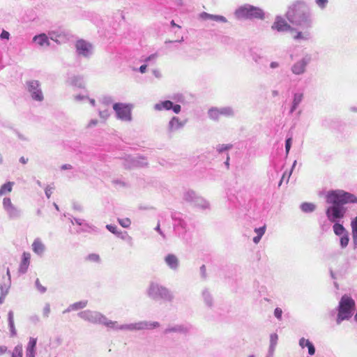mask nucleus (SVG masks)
Wrapping results in <instances>:
<instances>
[{
  "label": "nucleus",
  "instance_id": "obj_1",
  "mask_svg": "<svg viewBox=\"0 0 357 357\" xmlns=\"http://www.w3.org/2000/svg\"><path fill=\"white\" fill-rule=\"evenodd\" d=\"M289 22L296 28L292 38L298 42L307 41L311 38L310 29L313 26L312 10L303 1H296L290 4L285 13Z\"/></svg>",
  "mask_w": 357,
  "mask_h": 357
},
{
  "label": "nucleus",
  "instance_id": "obj_2",
  "mask_svg": "<svg viewBox=\"0 0 357 357\" xmlns=\"http://www.w3.org/2000/svg\"><path fill=\"white\" fill-rule=\"evenodd\" d=\"M326 202L333 204L326 209V216L331 222H335L344 216L346 209L343 205L348 203H357V197L344 190H332L329 191L326 195Z\"/></svg>",
  "mask_w": 357,
  "mask_h": 357
},
{
  "label": "nucleus",
  "instance_id": "obj_3",
  "mask_svg": "<svg viewBox=\"0 0 357 357\" xmlns=\"http://www.w3.org/2000/svg\"><path fill=\"white\" fill-rule=\"evenodd\" d=\"M237 20H263L264 11L259 7L250 4H244L237 8L234 13Z\"/></svg>",
  "mask_w": 357,
  "mask_h": 357
},
{
  "label": "nucleus",
  "instance_id": "obj_4",
  "mask_svg": "<svg viewBox=\"0 0 357 357\" xmlns=\"http://www.w3.org/2000/svg\"><path fill=\"white\" fill-rule=\"evenodd\" d=\"M355 305V301L350 296L344 295L339 303L337 323L340 324L342 321L349 319Z\"/></svg>",
  "mask_w": 357,
  "mask_h": 357
},
{
  "label": "nucleus",
  "instance_id": "obj_5",
  "mask_svg": "<svg viewBox=\"0 0 357 357\" xmlns=\"http://www.w3.org/2000/svg\"><path fill=\"white\" fill-rule=\"evenodd\" d=\"M102 324L106 326L108 328H115V329H144V328H155L159 326V324L158 322H154L153 324H150L149 325L146 323H140L135 325H122L119 326L116 321H112L110 320H107L106 318H103V320L101 321Z\"/></svg>",
  "mask_w": 357,
  "mask_h": 357
},
{
  "label": "nucleus",
  "instance_id": "obj_6",
  "mask_svg": "<svg viewBox=\"0 0 357 357\" xmlns=\"http://www.w3.org/2000/svg\"><path fill=\"white\" fill-rule=\"evenodd\" d=\"M26 89L31 98L37 102H42L44 100L43 93L39 81L31 79L26 82Z\"/></svg>",
  "mask_w": 357,
  "mask_h": 357
},
{
  "label": "nucleus",
  "instance_id": "obj_7",
  "mask_svg": "<svg viewBox=\"0 0 357 357\" xmlns=\"http://www.w3.org/2000/svg\"><path fill=\"white\" fill-rule=\"evenodd\" d=\"M113 109L116 112L118 119L123 121H130L132 120V105L125 103H114Z\"/></svg>",
  "mask_w": 357,
  "mask_h": 357
},
{
  "label": "nucleus",
  "instance_id": "obj_8",
  "mask_svg": "<svg viewBox=\"0 0 357 357\" xmlns=\"http://www.w3.org/2000/svg\"><path fill=\"white\" fill-rule=\"evenodd\" d=\"M273 30H276L278 32H287L291 33L292 36L295 33L296 28L289 24L282 17L277 16L274 22L271 26Z\"/></svg>",
  "mask_w": 357,
  "mask_h": 357
},
{
  "label": "nucleus",
  "instance_id": "obj_9",
  "mask_svg": "<svg viewBox=\"0 0 357 357\" xmlns=\"http://www.w3.org/2000/svg\"><path fill=\"white\" fill-rule=\"evenodd\" d=\"M77 54L85 58L90 57L93 52V45L84 40H79L75 44Z\"/></svg>",
  "mask_w": 357,
  "mask_h": 357
},
{
  "label": "nucleus",
  "instance_id": "obj_10",
  "mask_svg": "<svg viewBox=\"0 0 357 357\" xmlns=\"http://www.w3.org/2000/svg\"><path fill=\"white\" fill-rule=\"evenodd\" d=\"M311 61L310 55H305L300 60L297 61L291 68L293 74L301 75L305 73L307 65Z\"/></svg>",
  "mask_w": 357,
  "mask_h": 357
},
{
  "label": "nucleus",
  "instance_id": "obj_11",
  "mask_svg": "<svg viewBox=\"0 0 357 357\" xmlns=\"http://www.w3.org/2000/svg\"><path fill=\"white\" fill-rule=\"evenodd\" d=\"M3 209L6 211L9 218L17 219L20 217V215H21L20 210L12 204L10 198H8V197L3 198Z\"/></svg>",
  "mask_w": 357,
  "mask_h": 357
},
{
  "label": "nucleus",
  "instance_id": "obj_12",
  "mask_svg": "<svg viewBox=\"0 0 357 357\" xmlns=\"http://www.w3.org/2000/svg\"><path fill=\"white\" fill-rule=\"evenodd\" d=\"M185 121H181L178 117L173 116L169 121L167 131L169 133L174 132L184 127Z\"/></svg>",
  "mask_w": 357,
  "mask_h": 357
},
{
  "label": "nucleus",
  "instance_id": "obj_13",
  "mask_svg": "<svg viewBox=\"0 0 357 357\" xmlns=\"http://www.w3.org/2000/svg\"><path fill=\"white\" fill-rule=\"evenodd\" d=\"M199 18L203 20H212L216 22L226 23L227 20L225 17L219 15L209 14L206 12H202L199 14Z\"/></svg>",
  "mask_w": 357,
  "mask_h": 357
},
{
  "label": "nucleus",
  "instance_id": "obj_14",
  "mask_svg": "<svg viewBox=\"0 0 357 357\" xmlns=\"http://www.w3.org/2000/svg\"><path fill=\"white\" fill-rule=\"evenodd\" d=\"M67 83L77 88H84V81L82 76L73 75L69 76L67 79Z\"/></svg>",
  "mask_w": 357,
  "mask_h": 357
},
{
  "label": "nucleus",
  "instance_id": "obj_15",
  "mask_svg": "<svg viewBox=\"0 0 357 357\" xmlns=\"http://www.w3.org/2000/svg\"><path fill=\"white\" fill-rule=\"evenodd\" d=\"M304 98V94L303 93H295L293 96V100L291 102V108L289 110V113L292 114L296 111L299 105L302 102Z\"/></svg>",
  "mask_w": 357,
  "mask_h": 357
},
{
  "label": "nucleus",
  "instance_id": "obj_16",
  "mask_svg": "<svg viewBox=\"0 0 357 357\" xmlns=\"http://www.w3.org/2000/svg\"><path fill=\"white\" fill-rule=\"evenodd\" d=\"M33 41L41 47L50 46L49 38L45 33H40L33 38Z\"/></svg>",
  "mask_w": 357,
  "mask_h": 357
},
{
  "label": "nucleus",
  "instance_id": "obj_17",
  "mask_svg": "<svg viewBox=\"0 0 357 357\" xmlns=\"http://www.w3.org/2000/svg\"><path fill=\"white\" fill-rule=\"evenodd\" d=\"M106 228L112 234H115L116 236L126 239V238H129L126 231H122L119 229L116 225H107Z\"/></svg>",
  "mask_w": 357,
  "mask_h": 357
},
{
  "label": "nucleus",
  "instance_id": "obj_18",
  "mask_svg": "<svg viewBox=\"0 0 357 357\" xmlns=\"http://www.w3.org/2000/svg\"><path fill=\"white\" fill-rule=\"evenodd\" d=\"M30 259L31 255L27 252H24L22 255V259L19 268V271L21 273H24L27 271L30 264Z\"/></svg>",
  "mask_w": 357,
  "mask_h": 357
},
{
  "label": "nucleus",
  "instance_id": "obj_19",
  "mask_svg": "<svg viewBox=\"0 0 357 357\" xmlns=\"http://www.w3.org/2000/svg\"><path fill=\"white\" fill-rule=\"evenodd\" d=\"M172 107H173V102L170 100L161 101L154 105V109L157 111L169 110Z\"/></svg>",
  "mask_w": 357,
  "mask_h": 357
},
{
  "label": "nucleus",
  "instance_id": "obj_20",
  "mask_svg": "<svg viewBox=\"0 0 357 357\" xmlns=\"http://www.w3.org/2000/svg\"><path fill=\"white\" fill-rule=\"evenodd\" d=\"M174 229L176 231L181 230L185 232L188 230L187 222L181 218L176 219L174 225Z\"/></svg>",
  "mask_w": 357,
  "mask_h": 357
},
{
  "label": "nucleus",
  "instance_id": "obj_21",
  "mask_svg": "<svg viewBox=\"0 0 357 357\" xmlns=\"http://www.w3.org/2000/svg\"><path fill=\"white\" fill-rule=\"evenodd\" d=\"M303 343H305V346L308 349V353L310 355H314L315 353V349L314 345L312 342H310L309 340L305 339L304 337H302L299 340V345L303 348Z\"/></svg>",
  "mask_w": 357,
  "mask_h": 357
},
{
  "label": "nucleus",
  "instance_id": "obj_22",
  "mask_svg": "<svg viewBox=\"0 0 357 357\" xmlns=\"http://www.w3.org/2000/svg\"><path fill=\"white\" fill-rule=\"evenodd\" d=\"M220 111V116L225 117H233L235 114L234 109L231 107H218Z\"/></svg>",
  "mask_w": 357,
  "mask_h": 357
},
{
  "label": "nucleus",
  "instance_id": "obj_23",
  "mask_svg": "<svg viewBox=\"0 0 357 357\" xmlns=\"http://www.w3.org/2000/svg\"><path fill=\"white\" fill-rule=\"evenodd\" d=\"M198 195L193 190H188L183 195V199L185 201L190 202L193 204L195 199L197 198Z\"/></svg>",
  "mask_w": 357,
  "mask_h": 357
},
{
  "label": "nucleus",
  "instance_id": "obj_24",
  "mask_svg": "<svg viewBox=\"0 0 357 357\" xmlns=\"http://www.w3.org/2000/svg\"><path fill=\"white\" fill-rule=\"evenodd\" d=\"M193 205L197 207H199L202 209H206L209 207V203L204 199L203 197L198 196L195 199Z\"/></svg>",
  "mask_w": 357,
  "mask_h": 357
},
{
  "label": "nucleus",
  "instance_id": "obj_25",
  "mask_svg": "<svg viewBox=\"0 0 357 357\" xmlns=\"http://www.w3.org/2000/svg\"><path fill=\"white\" fill-rule=\"evenodd\" d=\"M165 261L172 268H176L178 266V259L174 255H168L165 258Z\"/></svg>",
  "mask_w": 357,
  "mask_h": 357
},
{
  "label": "nucleus",
  "instance_id": "obj_26",
  "mask_svg": "<svg viewBox=\"0 0 357 357\" xmlns=\"http://www.w3.org/2000/svg\"><path fill=\"white\" fill-rule=\"evenodd\" d=\"M13 185L14 183L10 181L2 185L0 188V196H3L10 192L12 191Z\"/></svg>",
  "mask_w": 357,
  "mask_h": 357
},
{
  "label": "nucleus",
  "instance_id": "obj_27",
  "mask_svg": "<svg viewBox=\"0 0 357 357\" xmlns=\"http://www.w3.org/2000/svg\"><path fill=\"white\" fill-rule=\"evenodd\" d=\"M209 119L213 121H218L220 119V111L218 107H211L208 111Z\"/></svg>",
  "mask_w": 357,
  "mask_h": 357
},
{
  "label": "nucleus",
  "instance_id": "obj_28",
  "mask_svg": "<svg viewBox=\"0 0 357 357\" xmlns=\"http://www.w3.org/2000/svg\"><path fill=\"white\" fill-rule=\"evenodd\" d=\"M352 238L354 245H357V216L351 220Z\"/></svg>",
  "mask_w": 357,
  "mask_h": 357
},
{
  "label": "nucleus",
  "instance_id": "obj_29",
  "mask_svg": "<svg viewBox=\"0 0 357 357\" xmlns=\"http://www.w3.org/2000/svg\"><path fill=\"white\" fill-rule=\"evenodd\" d=\"M154 230L158 234V239L159 241H165L167 238V233L165 230L162 229L160 227V225L158 222L156 227L154 228Z\"/></svg>",
  "mask_w": 357,
  "mask_h": 357
},
{
  "label": "nucleus",
  "instance_id": "obj_30",
  "mask_svg": "<svg viewBox=\"0 0 357 357\" xmlns=\"http://www.w3.org/2000/svg\"><path fill=\"white\" fill-rule=\"evenodd\" d=\"M333 231H334V233L337 235V236H342L343 234H345L346 233H347V231H346V229H344V227H343L342 225L341 224H339L337 222H335L334 225H333Z\"/></svg>",
  "mask_w": 357,
  "mask_h": 357
},
{
  "label": "nucleus",
  "instance_id": "obj_31",
  "mask_svg": "<svg viewBox=\"0 0 357 357\" xmlns=\"http://www.w3.org/2000/svg\"><path fill=\"white\" fill-rule=\"evenodd\" d=\"M301 208L305 213H311L315 210L316 206L312 203L305 202L301 205Z\"/></svg>",
  "mask_w": 357,
  "mask_h": 357
},
{
  "label": "nucleus",
  "instance_id": "obj_32",
  "mask_svg": "<svg viewBox=\"0 0 357 357\" xmlns=\"http://www.w3.org/2000/svg\"><path fill=\"white\" fill-rule=\"evenodd\" d=\"M148 162L146 159L143 157H138L135 159H132V166H139L144 167L147 165Z\"/></svg>",
  "mask_w": 357,
  "mask_h": 357
},
{
  "label": "nucleus",
  "instance_id": "obj_33",
  "mask_svg": "<svg viewBox=\"0 0 357 357\" xmlns=\"http://www.w3.org/2000/svg\"><path fill=\"white\" fill-rule=\"evenodd\" d=\"M255 232L257 233V236L253 238V242L255 244H257L260 239L261 238V236L264 235L265 232V228L264 227H260L258 229H255Z\"/></svg>",
  "mask_w": 357,
  "mask_h": 357
},
{
  "label": "nucleus",
  "instance_id": "obj_34",
  "mask_svg": "<svg viewBox=\"0 0 357 357\" xmlns=\"http://www.w3.org/2000/svg\"><path fill=\"white\" fill-rule=\"evenodd\" d=\"M37 340L34 337H31L28 343L26 352H35V348L36 345Z\"/></svg>",
  "mask_w": 357,
  "mask_h": 357
},
{
  "label": "nucleus",
  "instance_id": "obj_35",
  "mask_svg": "<svg viewBox=\"0 0 357 357\" xmlns=\"http://www.w3.org/2000/svg\"><path fill=\"white\" fill-rule=\"evenodd\" d=\"M231 148V144H218L216 146L215 149L219 153H222L224 151L230 150Z\"/></svg>",
  "mask_w": 357,
  "mask_h": 357
},
{
  "label": "nucleus",
  "instance_id": "obj_36",
  "mask_svg": "<svg viewBox=\"0 0 357 357\" xmlns=\"http://www.w3.org/2000/svg\"><path fill=\"white\" fill-rule=\"evenodd\" d=\"M12 357H23V349L22 346H16L13 351Z\"/></svg>",
  "mask_w": 357,
  "mask_h": 357
},
{
  "label": "nucleus",
  "instance_id": "obj_37",
  "mask_svg": "<svg viewBox=\"0 0 357 357\" xmlns=\"http://www.w3.org/2000/svg\"><path fill=\"white\" fill-rule=\"evenodd\" d=\"M251 56L252 60L257 64H261L263 60V56L257 52H252L251 54Z\"/></svg>",
  "mask_w": 357,
  "mask_h": 357
},
{
  "label": "nucleus",
  "instance_id": "obj_38",
  "mask_svg": "<svg viewBox=\"0 0 357 357\" xmlns=\"http://www.w3.org/2000/svg\"><path fill=\"white\" fill-rule=\"evenodd\" d=\"M118 222L124 228L128 227L131 223L129 218H119Z\"/></svg>",
  "mask_w": 357,
  "mask_h": 357
},
{
  "label": "nucleus",
  "instance_id": "obj_39",
  "mask_svg": "<svg viewBox=\"0 0 357 357\" xmlns=\"http://www.w3.org/2000/svg\"><path fill=\"white\" fill-rule=\"evenodd\" d=\"M158 54L157 53H154V54H151L150 56H147L144 60V61L146 63H148L149 62H155L156 59L158 58Z\"/></svg>",
  "mask_w": 357,
  "mask_h": 357
},
{
  "label": "nucleus",
  "instance_id": "obj_40",
  "mask_svg": "<svg viewBox=\"0 0 357 357\" xmlns=\"http://www.w3.org/2000/svg\"><path fill=\"white\" fill-rule=\"evenodd\" d=\"M315 3L319 8L324 9L328 3V0H315Z\"/></svg>",
  "mask_w": 357,
  "mask_h": 357
},
{
  "label": "nucleus",
  "instance_id": "obj_41",
  "mask_svg": "<svg viewBox=\"0 0 357 357\" xmlns=\"http://www.w3.org/2000/svg\"><path fill=\"white\" fill-rule=\"evenodd\" d=\"M349 243L348 232L340 236V245H347Z\"/></svg>",
  "mask_w": 357,
  "mask_h": 357
},
{
  "label": "nucleus",
  "instance_id": "obj_42",
  "mask_svg": "<svg viewBox=\"0 0 357 357\" xmlns=\"http://www.w3.org/2000/svg\"><path fill=\"white\" fill-rule=\"evenodd\" d=\"M99 116L104 121L107 120L109 116V113L107 109L100 110L98 112Z\"/></svg>",
  "mask_w": 357,
  "mask_h": 357
},
{
  "label": "nucleus",
  "instance_id": "obj_43",
  "mask_svg": "<svg viewBox=\"0 0 357 357\" xmlns=\"http://www.w3.org/2000/svg\"><path fill=\"white\" fill-rule=\"evenodd\" d=\"M292 138L289 137L285 141V151L286 154L288 155L291 146Z\"/></svg>",
  "mask_w": 357,
  "mask_h": 357
},
{
  "label": "nucleus",
  "instance_id": "obj_44",
  "mask_svg": "<svg viewBox=\"0 0 357 357\" xmlns=\"http://www.w3.org/2000/svg\"><path fill=\"white\" fill-rule=\"evenodd\" d=\"M101 102L105 105H109L110 104L112 103L113 100H112V97H110V96H105L102 98Z\"/></svg>",
  "mask_w": 357,
  "mask_h": 357
},
{
  "label": "nucleus",
  "instance_id": "obj_45",
  "mask_svg": "<svg viewBox=\"0 0 357 357\" xmlns=\"http://www.w3.org/2000/svg\"><path fill=\"white\" fill-rule=\"evenodd\" d=\"M36 287L38 289V290L40 292V293H44L46 291V288L45 287H43L41 284H40V282L38 279L36 280Z\"/></svg>",
  "mask_w": 357,
  "mask_h": 357
},
{
  "label": "nucleus",
  "instance_id": "obj_46",
  "mask_svg": "<svg viewBox=\"0 0 357 357\" xmlns=\"http://www.w3.org/2000/svg\"><path fill=\"white\" fill-rule=\"evenodd\" d=\"M54 188L51 187L50 185H47L45 189V192L46 197L49 199L51 197V195L52 193V190Z\"/></svg>",
  "mask_w": 357,
  "mask_h": 357
},
{
  "label": "nucleus",
  "instance_id": "obj_47",
  "mask_svg": "<svg viewBox=\"0 0 357 357\" xmlns=\"http://www.w3.org/2000/svg\"><path fill=\"white\" fill-rule=\"evenodd\" d=\"M50 35V38L53 40V41H55L56 43H60L58 38L59 37V35L58 34H56L55 33L52 32V33H49Z\"/></svg>",
  "mask_w": 357,
  "mask_h": 357
},
{
  "label": "nucleus",
  "instance_id": "obj_48",
  "mask_svg": "<svg viewBox=\"0 0 357 357\" xmlns=\"http://www.w3.org/2000/svg\"><path fill=\"white\" fill-rule=\"evenodd\" d=\"M70 221L72 222V224H77L78 225H82L84 224V220H82V219H79V218H73L72 219H70Z\"/></svg>",
  "mask_w": 357,
  "mask_h": 357
},
{
  "label": "nucleus",
  "instance_id": "obj_49",
  "mask_svg": "<svg viewBox=\"0 0 357 357\" xmlns=\"http://www.w3.org/2000/svg\"><path fill=\"white\" fill-rule=\"evenodd\" d=\"M85 306H86V303L85 302H79V303H75L73 305V308L75 309V310H77V309H79V308H83Z\"/></svg>",
  "mask_w": 357,
  "mask_h": 357
},
{
  "label": "nucleus",
  "instance_id": "obj_50",
  "mask_svg": "<svg viewBox=\"0 0 357 357\" xmlns=\"http://www.w3.org/2000/svg\"><path fill=\"white\" fill-rule=\"evenodd\" d=\"M282 314V311L280 308H278V307L275 308L274 314L278 319H281Z\"/></svg>",
  "mask_w": 357,
  "mask_h": 357
},
{
  "label": "nucleus",
  "instance_id": "obj_51",
  "mask_svg": "<svg viewBox=\"0 0 357 357\" xmlns=\"http://www.w3.org/2000/svg\"><path fill=\"white\" fill-rule=\"evenodd\" d=\"M172 109L173 110V112L176 114H178L181 110V107L180 105H174L173 104V107H172Z\"/></svg>",
  "mask_w": 357,
  "mask_h": 357
},
{
  "label": "nucleus",
  "instance_id": "obj_52",
  "mask_svg": "<svg viewBox=\"0 0 357 357\" xmlns=\"http://www.w3.org/2000/svg\"><path fill=\"white\" fill-rule=\"evenodd\" d=\"M152 73L156 78L160 79L162 77V73L158 69H153Z\"/></svg>",
  "mask_w": 357,
  "mask_h": 357
},
{
  "label": "nucleus",
  "instance_id": "obj_53",
  "mask_svg": "<svg viewBox=\"0 0 357 357\" xmlns=\"http://www.w3.org/2000/svg\"><path fill=\"white\" fill-rule=\"evenodd\" d=\"M98 121L97 119H91L88 125H87V128H92V127H94L96 126L97 124H98Z\"/></svg>",
  "mask_w": 357,
  "mask_h": 357
},
{
  "label": "nucleus",
  "instance_id": "obj_54",
  "mask_svg": "<svg viewBox=\"0 0 357 357\" xmlns=\"http://www.w3.org/2000/svg\"><path fill=\"white\" fill-rule=\"evenodd\" d=\"M10 36V33L6 31H3L0 35V38L1 39H8Z\"/></svg>",
  "mask_w": 357,
  "mask_h": 357
},
{
  "label": "nucleus",
  "instance_id": "obj_55",
  "mask_svg": "<svg viewBox=\"0 0 357 357\" xmlns=\"http://www.w3.org/2000/svg\"><path fill=\"white\" fill-rule=\"evenodd\" d=\"M31 245H43V242L40 238H37L34 240Z\"/></svg>",
  "mask_w": 357,
  "mask_h": 357
},
{
  "label": "nucleus",
  "instance_id": "obj_56",
  "mask_svg": "<svg viewBox=\"0 0 357 357\" xmlns=\"http://www.w3.org/2000/svg\"><path fill=\"white\" fill-rule=\"evenodd\" d=\"M7 350H8L7 347L0 346V356H3L4 354H6Z\"/></svg>",
  "mask_w": 357,
  "mask_h": 357
},
{
  "label": "nucleus",
  "instance_id": "obj_57",
  "mask_svg": "<svg viewBox=\"0 0 357 357\" xmlns=\"http://www.w3.org/2000/svg\"><path fill=\"white\" fill-rule=\"evenodd\" d=\"M146 68H147V64H144V65H142L139 68V71L143 74V73H145L146 71Z\"/></svg>",
  "mask_w": 357,
  "mask_h": 357
},
{
  "label": "nucleus",
  "instance_id": "obj_58",
  "mask_svg": "<svg viewBox=\"0 0 357 357\" xmlns=\"http://www.w3.org/2000/svg\"><path fill=\"white\" fill-rule=\"evenodd\" d=\"M86 98V97H85L84 96H82V95H77V96H74V100L75 101H81V100H84Z\"/></svg>",
  "mask_w": 357,
  "mask_h": 357
},
{
  "label": "nucleus",
  "instance_id": "obj_59",
  "mask_svg": "<svg viewBox=\"0 0 357 357\" xmlns=\"http://www.w3.org/2000/svg\"><path fill=\"white\" fill-rule=\"evenodd\" d=\"M73 168L72 165H69V164H65V165H63L61 167V169L62 170H67V169H71Z\"/></svg>",
  "mask_w": 357,
  "mask_h": 357
},
{
  "label": "nucleus",
  "instance_id": "obj_60",
  "mask_svg": "<svg viewBox=\"0 0 357 357\" xmlns=\"http://www.w3.org/2000/svg\"><path fill=\"white\" fill-rule=\"evenodd\" d=\"M279 66V63L276 61H272L271 63H270V67L271 68H276Z\"/></svg>",
  "mask_w": 357,
  "mask_h": 357
},
{
  "label": "nucleus",
  "instance_id": "obj_61",
  "mask_svg": "<svg viewBox=\"0 0 357 357\" xmlns=\"http://www.w3.org/2000/svg\"><path fill=\"white\" fill-rule=\"evenodd\" d=\"M50 312V307L49 305H47L45 308H44V313L46 316H48L49 313Z\"/></svg>",
  "mask_w": 357,
  "mask_h": 357
},
{
  "label": "nucleus",
  "instance_id": "obj_62",
  "mask_svg": "<svg viewBox=\"0 0 357 357\" xmlns=\"http://www.w3.org/2000/svg\"><path fill=\"white\" fill-rule=\"evenodd\" d=\"M225 165L227 167V168L229 169V155L228 153L227 154V158H226V161L225 162Z\"/></svg>",
  "mask_w": 357,
  "mask_h": 357
},
{
  "label": "nucleus",
  "instance_id": "obj_63",
  "mask_svg": "<svg viewBox=\"0 0 357 357\" xmlns=\"http://www.w3.org/2000/svg\"><path fill=\"white\" fill-rule=\"evenodd\" d=\"M73 208H74V209L79 211H82V207L79 204H74Z\"/></svg>",
  "mask_w": 357,
  "mask_h": 357
},
{
  "label": "nucleus",
  "instance_id": "obj_64",
  "mask_svg": "<svg viewBox=\"0 0 357 357\" xmlns=\"http://www.w3.org/2000/svg\"><path fill=\"white\" fill-rule=\"evenodd\" d=\"M20 162L22 164H26L28 162V159L22 156L20 158Z\"/></svg>",
  "mask_w": 357,
  "mask_h": 357
}]
</instances>
